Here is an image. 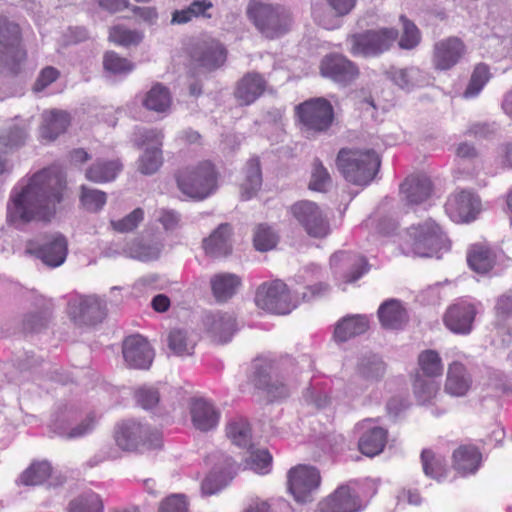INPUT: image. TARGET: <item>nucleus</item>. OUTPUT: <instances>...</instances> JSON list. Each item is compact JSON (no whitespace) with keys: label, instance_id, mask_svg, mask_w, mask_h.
<instances>
[{"label":"nucleus","instance_id":"obj_44","mask_svg":"<svg viewBox=\"0 0 512 512\" xmlns=\"http://www.w3.org/2000/svg\"><path fill=\"white\" fill-rule=\"evenodd\" d=\"M387 75L397 86L407 91L421 85L424 80L422 72L417 67L391 68Z\"/></svg>","mask_w":512,"mask_h":512},{"label":"nucleus","instance_id":"obj_13","mask_svg":"<svg viewBox=\"0 0 512 512\" xmlns=\"http://www.w3.org/2000/svg\"><path fill=\"white\" fill-rule=\"evenodd\" d=\"M251 381L253 385L263 391L271 400L282 399L289 395L287 385L272 376V363L266 359H255L253 362Z\"/></svg>","mask_w":512,"mask_h":512},{"label":"nucleus","instance_id":"obj_16","mask_svg":"<svg viewBox=\"0 0 512 512\" xmlns=\"http://www.w3.org/2000/svg\"><path fill=\"white\" fill-rule=\"evenodd\" d=\"M480 199L471 191L461 190L448 198L445 209L454 222H470L480 211Z\"/></svg>","mask_w":512,"mask_h":512},{"label":"nucleus","instance_id":"obj_35","mask_svg":"<svg viewBox=\"0 0 512 512\" xmlns=\"http://www.w3.org/2000/svg\"><path fill=\"white\" fill-rule=\"evenodd\" d=\"M29 123L9 124L0 129V150L9 152L22 147L28 138Z\"/></svg>","mask_w":512,"mask_h":512},{"label":"nucleus","instance_id":"obj_60","mask_svg":"<svg viewBox=\"0 0 512 512\" xmlns=\"http://www.w3.org/2000/svg\"><path fill=\"white\" fill-rule=\"evenodd\" d=\"M103 67L112 74L129 73L134 69L131 62L114 51H108L104 54Z\"/></svg>","mask_w":512,"mask_h":512},{"label":"nucleus","instance_id":"obj_30","mask_svg":"<svg viewBox=\"0 0 512 512\" xmlns=\"http://www.w3.org/2000/svg\"><path fill=\"white\" fill-rule=\"evenodd\" d=\"M377 313L379 321L385 329H401L408 322V313L397 299L383 302Z\"/></svg>","mask_w":512,"mask_h":512},{"label":"nucleus","instance_id":"obj_7","mask_svg":"<svg viewBox=\"0 0 512 512\" xmlns=\"http://www.w3.org/2000/svg\"><path fill=\"white\" fill-rule=\"evenodd\" d=\"M398 36V30L395 28L372 29L354 34L349 37L350 53L365 58L378 57L390 50Z\"/></svg>","mask_w":512,"mask_h":512},{"label":"nucleus","instance_id":"obj_24","mask_svg":"<svg viewBox=\"0 0 512 512\" xmlns=\"http://www.w3.org/2000/svg\"><path fill=\"white\" fill-rule=\"evenodd\" d=\"M190 415L193 426L202 432L214 429L219 422V411L211 402L203 398L191 401Z\"/></svg>","mask_w":512,"mask_h":512},{"label":"nucleus","instance_id":"obj_51","mask_svg":"<svg viewBox=\"0 0 512 512\" xmlns=\"http://www.w3.org/2000/svg\"><path fill=\"white\" fill-rule=\"evenodd\" d=\"M163 164V153L159 147H146L137 160V170L143 175L155 174Z\"/></svg>","mask_w":512,"mask_h":512},{"label":"nucleus","instance_id":"obj_25","mask_svg":"<svg viewBox=\"0 0 512 512\" xmlns=\"http://www.w3.org/2000/svg\"><path fill=\"white\" fill-rule=\"evenodd\" d=\"M330 264L332 267L349 269L344 274L346 283L355 282L369 269L368 262L364 257L346 251L334 253L330 258Z\"/></svg>","mask_w":512,"mask_h":512},{"label":"nucleus","instance_id":"obj_38","mask_svg":"<svg viewBox=\"0 0 512 512\" xmlns=\"http://www.w3.org/2000/svg\"><path fill=\"white\" fill-rule=\"evenodd\" d=\"M386 440L387 431L381 427H373L361 436L358 447L362 454L374 457L383 451Z\"/></svg>","mask_w":512,"mask_h":512},{"label":"nucleus","instance_id":"obj_22","mask_svg":"<svg viewBox=\"0 0 512 512\" xmlns=\"http://www.w3.org/2000/svg\"><path fill=\"white\" fill-rule=\"evenodd\" d=\"M476 315V309L472 304L459 302L451 305L445 315L446 327L456 334H469Z\"/></svg>","mask_w":512,"mask_h":512},{"label":"nucleus","instance_id":"obj_46","mask_svg":"<svg viewBox=\"0 0 512 512\" xmlns=\"http://www.w3.org/2000/svg\"><path fill=\"white\" fill-rule=\"evenodd\" d=\"M196 341L185 329L174 328L168 335V347L178 356L191 355Z\"/></svg>","mask_w":512,"mask_h":512},{"label":"nucleus","instance_id":"obj_11","mask_svg":"<svg viewBox=\"0 0 512 512\" xmlns=\"http://www.w3.org/2000/svg\"><path fill=\"white\" fill-rule=\"evenodd\" d=\"M68 314L76 326H94L105 318L106 302L97 295L79 297L69 303Z\"/></svg>","mask_w":512,"mask_h":512},{"label":"nucleus","instance_id":"obj_57","mask_svg":"<svg viewBox=\"0 0 512 512\" xmlns=\"http://www.w3.org/2000/svg\"><path fill=\"white\" fill-rule=\"evenodd\" d=\"M247 451L249 452V457L245 460V467L256 473H268L272 461L269 452L265 449L254 450L253 448Z\"/></svg>","mask_w":512,"mask_h":512},{"label":"nucleus","instance_id":"obj_49","mask_svg":"<svg viewBox=\"0 0 512 512\" xmlns=\"http://www.w3.org/2000/svg\"><path fill=\"white\" fill-rule=\"evenodd\" d=\"M143 105L151 111L158 113L166 112L171 105V96L168 89L162 84H155L146 93Z\"/></svg>","mask_w":512,"mask_h":512},{"label":"nucleus","instance_id":"obj_45","mask_svg":"<svg viewBox=\"0 0 512 512\" xmlns=\"http://www.w3.org/2000/svg\"><path fill=\"white\" fill-rule=\"evenodd\" d=\"M312 16L323 28L333 30L341 25L343 16L332 10L325 0H314L312 3Z\"/></svg>","mask_w":512,"mask_h":512},{"label":"nucleus","instance_id":"obj_56","mask_svg":"<svg viewBox=\"0 0 512 512\" xmlns=\"http://www.w3.org/2000/svg\"><path fill=\"white\" fill-rule=\"evenodd\" d=\"M253 241L254 246L258 251L266 252L276 247L278 235L271 227L265 224H260L255 230Z\"/></svg>","mask_w":512,"mask_h":512},{"label":"nucleus","instance_id":"obj_9","mask_svg":"<svg viewBox=\"0 0 512 512\" xmlns=\"http://www.w3.org/2000/svg\"><path fill=\"white\" fill-rule=\"evenodd\" d=\"M255 303L260 309L279 315L288 314L296 307L287 285L281 280L261 284L256 291Z\"/></svg>","mask_w":512,"mask_h":512},{"label":"nucleus","instance_id":"obj_21","mask_svg":"<svg viewBox=\"0 0 512 512\" xmlns=\"http://www.w3.org/2000/svg\"><path fill=\"white\" fill-rule=\"evenodd\" d=\"M122 353L127 365L135 369L149 368L154 358L148 341L141 335L127 337L123 342Z\"/></svg>","mask_w":512,"mask_h":512},{"label":"nucleus","instance_id":"obj_58","mask_svg":"<svg viewBox=\"0 0 512 512\" xmlns=\"http://www.w3.org/2000/svg\"><path fill=\"white\" fill-rule=\"evenodd\" d=\"M489 79L490 73L488 66L483 63L478 64L471 75L469 84L464 92V96L474 97L478 95Z\"/></svg>","mask_w":512,"mask_h":512},{"label":"nucleus","instance_id":"obj_31","mask_svg":"<svg viewBox=\"0 0 512 512\" xmlns=\"http://www.w3.org/2000/svg\"><path fill=\"white\" fill-rule=\"evenodd\" d=\"M225 468L222 470L215 467L202 482V492L206 495H212L228 485L237 472V466L234 461L226 457L224 460Z\"/></svg>","mask_w":512,"mask_h":512},{"label":"nucleus","instance_id":"obj_20","mask_svg":"<svg viewBox=\"0 0 512 512\" xmlns=\"http://www.w3.org/2000/svg\"><path fill=\"white\" fill-rule=\"evenodd\" d=\"M320 69L323 76L343 85L351 83L359 75L358 67L341 54L325 56Z\"/></svg>","mask_w":512,"mask_h":512},{"label":"nucleus","instance_id":"obj_27","mask_svg":"<svg viewBox=\"0 0 512 512\" xmlns=\"http://www.w3.org/2000/svg\"><path fill=\"white\" fill-rule=\"evenodd\" d=\"M232 227L228 223L220 224L209 237L203 240L206 254L212 257L227 256L232 251Z\"/></svg>","mask_w":512,"mask_h":512},{"label":"nucleus","instance_id":"obj_6","mask_svg":"<svg viewBox=\"0 0 512 512\" xmlns=\"http://www.w3.org/2000/svg\"><path fill=\"white\" fill-rule=\"evenodd\" d=\"M114 438L117 446L124 451L161 447V434L134 420L120 423L115 429Z\"/></svg>","mask_w":512,"mask_h":512},{"label":"nucleus","instance_id":"obj_26","mask_svg":"<svg viewBox=\"0 0 512 512\" xmlns=\"http://www.w3.org/2000/svg\"><path fill=\"white\" fill-rule=\"evenodd\" d=\"M262 170L258 157L250 158L243 170L240 182V198L248 201L257 195L262 186Z\"/></svg>","mask_w":512,"mask_h":512},{"label":"nucleus","instance_id":"obj_19","mask_svg":"<svg viewBox=\"0 0 512 512\" xmlns=\"http://www.w3.org/2000/svg\"><path fill=\"white\" fill-rule=\"evenodd\" d=\"M202 323L212 341L220 344L230 341L236 331V319L228 312H205Z\"/></svg>","mask_w":512,"mask_h":512},{"label":"nucleus","instance_id":"obj_62","mask_svg":"<svg viewBox=\"0 0 512 512\" xmlns=\"http://www.w3.org/2000/svg\"><path fill=\"white\" fill-rule=\"evenodd\" d=\"M403 23V34L399 41V46L402 49L410 50L415 48L420 42V32L416 25L409 21L406 17H400Z\"/></svg>","mask_w":512,"mask_h":512},{"label":"nucleus","instance_id":"obj_28","mask_svg":"<svg viewBox=\"0 0 512 512\" xmlns=\"http://www.w3.org/2000/svg\"><path fill=\"white\" fill-rule=\"evenodd\" d=\"M361 505L349 487L341 486L320 503V512H358Z\"/></svg>","mask_w":512,"mask_h":512},{"label":"nucleus","instance_id":"obj_3","mask_svg":"<svg viewBox=\"0 0 512 512\" xmlns=\"http://www.w3.org/2000/svg\"><path fill=\"white\" fill-rule=\"evenodd\" d=\"M177 186L186 196L204 200L218 188V173L210 161L190 165L177 173Z\"/></svg>","mask_w":512,"mask_h":512},{"label":"nucleus","instance_id":"obj_43","mask_svg":"<svg viewBox=\"0 0 512 512\" xmlns=\"http://www.w3.org/2000/svg\"><path fill=\"white\" fill-rule=\"evenodd\" d=\"M240 283V278L237 275L221 273L211 279V288L218 301H226L235 294Z\"/></svg>","mask_w":512,"mask_h":512},{"label":"nucleus","instance_id":"obj_59","mask_svg":"<svg viewBox=\"0 0 512 512\" xmlns=\"http://www.w3.org/2000/svg\"><path fill=\"white\" fill-rule=\"evenodd\" d=\"M142 39L141 32L127 29L124 26H115L109 32V40L122 46L137 45Z\"/></svg>","mask_w":512,"mask_h":512},{"label":"nucleus","instance_id":"obj_10","mask_svg":"<svg viewBox=\"0 0 512 512\" xmlns=\"http://www.w3.org/2000/svg\"><path fill=\"white\" fill-rule=\"evenodd\" d=\"M291 213L310 237L324 238L330 233L327 216L316 203L299 201L291 206Z\"/></svg>","mask_w":512,"mask_h":512},{"label":"nucleus","instance_id":"obj_15","mask_svg":"<svg viewBox=\"0 0 512 512\" xmlns=\"http://www.w3.org/2000/svg\"><path fill=\"white\" fill-rule=\"evenodd\" d=\"M25 56L20 46V28L7 18L0 17V64L20 62Z\"/></svg>","mask_w":512,"mask_h":512},{"label":"nucleus","instance_id":"obj_23","mask_svg":"<svg viewBox=\"0 0 512 512\" xmlns=\"http://www.w3.org/2000/svg\"><path fill=\"white\" fill-rule=\"evenodd\" d=\"M266 80L257 72H248L238 80L234 96L240 105L254 103L265 91Z\"/></svg>","mask_w":512,"mask_h":512},{"label":"nucleus","instance_id":"obj_42","mask_svg":"<svg viewBox=\"0 0 512 512\" xmlns=\"http://www.w3.org/2000/svg\"><path fill=\"white\" fill-rule=\"evenodd\" d=\"M162 249L163 244L159 241H134L127 246L125 253L132 259L148 262L157 260Z\"/></svg>","mask_w":512,"mask_h":512},{"label":"nucleus","instance_id":"obj_2","mask_svg":"<svg viewBox=\"0 0 512 512\" xmlns=\"http://www.w3.org/2000/svg\"><path fill=\"white\" fill-rule=\"evenodd\" d=\"M336 164L347 181L367 185L378 173L381 160L372 149H341Z\"/></svg>","mask_w":512,"mask_h":512},{"label":"nucleus","instance_id":"obj_37","mask_svg":"<svg viewBox=\"0 0 512 512\" xmlns=\"http://www.w3.org/2000/svg\"><path fill=\"white\" fill-rule=\"evenodd\" d=\"M226 433L232 443L239 448L246 450L254 448L251 427L246 419L231 420L226 427Z\"/></svg>","mask_w":512,"mask_h":512},{"label":"nucleus","instance_id":"obj_18","mask_svg":"<svg viewBox=\"0 0 512 512\" xmlns=\"http://www.w3.org/2000/svg\"><path fill=\"white\" fill-rule=\"evenodd\" d=\"M466 46L455 36L442 39L434 44L432 64L437 70H449L465 55Z\"/></svg>","mask_w":512,"mask_h":512},{"label":"nucleus","instance_id":"obj_14","mask_svg":"<svg viewBox=\"0 0 512 512\" xmlns=\"http://www.w3.org/2000/svg\"><path fill=\"white\" fill-rule=\"evenodd\" d=\"M27 252L41 259L49 267L62 265L67 256V241L62 235H51L43 242L31 241Z\"/></svg>","mask_w":512,"mask_h":512},{"label":"nucleus","instance_id":"obj_29","mask_svg":"<svg viewBox=\"0 0 512 512\" xmlns=\"http://www.w3.org/2000/svg\"><path fill=\"white\" fill-rule=\"evenodd\" d=\"M407 204H420L426 201L432 194V182L426 175L408 177L401 185Z\"/></svg>","mask_w":512,"mask_h":512},{"label":"nucleus","instance_id":"obj_5","mask_svg":"<svg viewBox=\"0 0 512 512\" xmlns=\"http://www.w3.org/2000/svg\"><path fill=\"white\" fill-rule=\"evenodd\" d=\"M407 234L413 253L420 257H440L439 252L448 251L450 248L447 236L431 219L410 226Z\"/></svg>","mask_w":512,"mask_h":512},{"label":"nucleus","instance_id":"obj_54","mask_svg":"<svg viewBox=\"0 0 512 512\" xmlns=\"http://www.w3.org/2000/svg\"><path fill=\"white\" fill-rule=\"evenodd\" d=\"M68 512H103V503L95 493H85L72 499Z\"/></svg>","mask_w":512,"mask_h":512},{"label":"nucleus","instance_id":"obj_32","mask_svg":"<svg viewBox=\"0 0 512 512\" xmlns=\"http://www.w3.org/2000/svg\"><path fill=\"white\" fill-rule=\"evenodd\" d=\"M69 124L70 116L67 112L62 110L45 111L42 114L40 136L45 140L53 141L66 131Z\"/></svg>","mask_w":512,"mask_h":512},{"label":"nucleus","instance_id":"obj_4","mask_svg":"<svg viewBox=\"0 0 512 512\" xmlns=\"http://www.w3.org/2000/svg\"><path fill=\"white\" fill-rule=\"evenodd\" d=\"M247 13L257 29L267 38L282 36L292 25L290 11L280 5L252 1Z\"/></svg>","mask_w":512,"mask_h":512},{"label":"nucleus","instance_id":"obj_47","mask_svg":"<svg viewBox=\"0 0 512 512\" xmlns=\"http://www.w3.org/2000/svg\"><path fill=\"white\" fill-rule=\"evenodd\" d=\"M421 463L426 476L437 481H441L447 476L445 459L436 455L432 450L424 449L421 452Z\"/></svg>","mask_w":512,"mask_h":512},{"label":"nucleus","instance_id":"obj_17","mask_svg":"<svg viewBox=\"0 0 512 512\" xmlns=\"http://www.w3.org/2000/svg\"><path fill=\"white\" fill-rule=\"evenodd\" d=\"M191 58L197 66L212 71L225 62L226 50L219 41L205 38L195 43L191 51Z\"/></svg>","mask_w":512,"mask_h":512},{"label":"nucleus","instance_id":"obj_55","mask_svg":"<svg viewBox=\"0 0 512 512\" xmlns=\"http://www.w3.org/2000/svg\"><path fill=\"white\" fill-rule=\"evenodd\" d=\"M106 193L88 186H81L80 202L85 210L98 212L106 204Z\"/></svg>","mask_w":512,"mask_h":512},{"label":"nucleus","instance_id":"obj_53","mask_svg":"<svg viewBox=\"0 0 512 512\" xmlns=\"http://www.w3.org/2000/svg\"><path fill=\"white\" fill-rule=\"evenodd\" d=\"M358 370L364 378L378 380L385 374L386 365L378 355L369 354L360 358Z\"/></svg>","mask_w":512,"mask_h":512},{"label":"nucleus","instance_id":"obj_64","mask_svg":"<svg viewBox=\"0 0 512 512\" xmlns=\"http://www.w3.org/2000/svg\"><path fill=\"white\" fill-rule=\"evenodd\" d=\"M188 503L183 494H172L161 501L158 512H187Z\"/></svg>","mask_w":512,"mask_h":512},{"label":"nucleus","instance_id":"obj_52","mask_svg":"<svg viewBox=\"0 0 512 512\" xmlns=\"http://www.w3.org/2000/svg\"><path fill=\"white\" fill-rule=\"evenodd\" d=\"M438 384L432 378L424 377L416 372L413 379V392L419 404L430 402L438 392Z\"/></svg>","mask_w":512,"mask_h":512},{"label":"nucleus","instance_id":"obj_50","mask_svg":"<svg viewBox=\"0 0 512 512\" xmlns=\"http://www.w3.org/2000/svg\"><path fill=\"white\" fill-rule=\"evenodd\" d=\"M52 467L47 461L33 462L19 476L18 482L26 486L43 484L51 475Z\"/></svg>","mask_w":512,"mask_h":512},{"label":"nucleus","instance_id":"obj_36","mask_svg":"<svg viewBox=\"0 0 512 512\" xmlns=\"http://www.w3.org/2000/svg\"><path fill=\"white\" fill-rule=\"evenodd\" d=\"M122 165L117 160H96L85 173V177L92 182H109L116 178L121 171Z\"/></svg>","mask_w":512,"mask_h":512},{"label":"nucleus","instance_id":"obj_40","mask_svg":"<svg viewBox=\"0 0 512 512\" xmlns=\"http://www.w3.org/2000/svg\"><path fill=\"white\" fill-rule=\"evenodd\" d=\"M212 8L213 4L209 0H194L188 7L174 11L171 22L173 24H186L194 18H211L209 11Z\"/></svg>","mask_w":512,"mask_h":512},{"label":"nucleus","instance_id":"obj_63","mask_svg":"<svg viewBox=\"0 0 512 512\" xmlns=\"http://www.w3.org/2000/svg\"><path fill=\"white\" fill-rule=\"evenodd\" d=\"M143 219L144 211L141 208H136L124 218L117 221H111V226L117 232L127 233L137 228Z\"/></svg>","mask_w":512,"mask_h":512},{"label":"nucleus","instance_id":"obj_41","mask_svg":"<svg viewBox=\"0 0 512 512\" xmlns=\"http://www.w3.org/2000/svg\"><path fill=\"white\" fill-rule=\"evenodd\" d=\"M481 454L473 446H461L453 453L454 468L462 473H474L480 464Z\"/></svg>","mask_w":512,"mask_h":512},{"label":"nucleus","instance_id":"obj_61","mask_svg":"<svg viewBox=\"0 0 512 512\" xmlns=\"http://www.w3.org/2000/svg\"><path fill=\"white\" fill-rule=\"evenodd\" d=\"M331 184V177L327 169L319 160H315L309 188L314 191L324 192Z\"/></svg>","mask_w":512,"mask_h":512},{"label":"nucleus","instance_id":"obj_1","mask_svg":"<svg viewBox=\"0 0 512 512\" xmlns=\"http://www.w3.org/2000/svg\"><path fill=\"white\" fill-rule=\"evenodd\" d=\"M65 187V177L58 169L35 173L26 184L12 190L7 203V222L20 227L35 219H48L61 202Z\"/></svg>","mask_w":512,"mask_h":512},{"label":"nucleus","instance_id":"obj_8","mask_svg":"<svg viewBox=\"0 0 512 512\" xmlns=\"http://www.w3.org/2000/svg\"><path fill=\"white\" fill-rule=\"evenodd\" d=\"M296 114L308 133L326 132L334 120L333 107L324 98H314L299 104L296 106Z\"/></svg>","mask_w":512,"mask_h":512},{"label":"nucleus","instance_id":"obj_33","mask_svg":"<svg viewBox=\"0 0 512 512\" xmlns=\"http://www.w3.org/2000/svg\"><path fill=\"white\" fill-rule=\"evenodd\" d=\"M471 377L466 368L459 362L449 365L445 382V391L456 397L464 396L471 387Z\"/></svg>","mask_w":512,"mask_h":512},{"label":"nucleus","instance_id":"obj_48","mask_svg":"<svg viewBox=\"0 0 512 512\" xmlns=\"http://www.w3.org/2000/svg\"><path fill=\"white\" fill-rule=\"evenodd\" d=\"M418 366L421 375L427 378L435 379L442 376L443 364L439 353L435 350L427 349L418 355Z\"/></svg>","mask_w":512,"mask_h":512},{"label":"nucleus","instance_id":"obj_12","mask_svg":"<svg viewBox=\"0 0 512 512\" xmlns=\"http://www.w3.org/2000/svg\"><path fill=\"white\" fill-rule=\"evenodd\" d=\"M321 481L319 471L312 466L298 465L288 472V488L299 503L312 501V493Z\"/></svg>","mask_w":512,"mask_h":512},{"label":"nucleus","instance_id":"obj_34","mask_svg":"<svg viewBox=\"0 0 512 512\" xmlns=\"http://www.w3.org/2000/svg\"><path fill=\"white\" fill-rule=\"evenodd\" d=\"M369 329V319L365 315H351L341 319L334 331L337 341L345 342L364 334Z\"/></svg>","mask_w":512,"mask_h":512},{"label":"nucleus","instance_id":"obj_39","mask_svg":"<svg viewBox=\"0 0 512 512\" xmlns=\"http://www.w3.org/2000/svg\"><path fill=\"white\" fill-rule=\"evenodd\" d=\"M467 261L472 270L484 274L489 272L496 263L495 253L483 245H474L468 252Z\"/></svg>","mask_w":512,"mask_h":512}]
</instances>
